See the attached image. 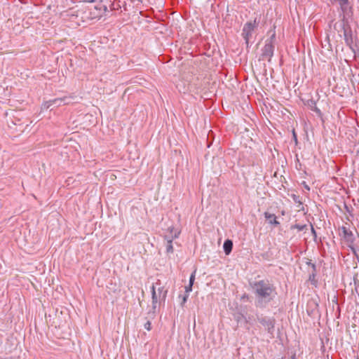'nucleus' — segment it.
<instances>
[{
  "instance_id": "nucleus-23",
  "label": "nucleus",
  "mask_w": 359,
  "mask_h": 359,
  "mask_svg": "<svg viewBox=\"0 0 359 359\" xmlns=\"http://www.w3.org/2000/svg\"><path fill=\"white\" fill-rule=\"evenodd\" d=\"M291 196L295 203H299L300 205L302 204V202L301 201L299 196H297L296 194H292Z\"/></svg>"
},
{
  "instance_id": "nucleus-31",
  "label": "nucleus",
  "mask_w": 359,
  "mask_h": 359,
  "mask_svg": "<svg viewBox=\"0 0 359 359\" xmlns=\"http://www.w3.org/2000/svg\"><path fill=\"white\" fill-rule=\"evenodd\" d=\"M309 273L317 274V269H316V264H312L311 271H309Z\"/></svg>"
},
{
  "instance_id": "nucleus-25",
  "label": "nucleus",
  "mask_w": 359,
  "mask_h": 359,
  "mask_svg": "<svg viewBox=\"0 0 359 359\" xmlns=\"http://www.w3.org/2000/svg\"><path fill=\"white\" fill-rule=\"evenodd\" d=\"M196 271H193L189 278V284L194 285L195 280Z\"/></svg>"
},
{
  "instance_id": "nucleus-30",
  "label": "nucleus",
  "mask_w": 359,
  "mask_h": 359,
  "mask_svg": "<svg viewBox=\"0 0 359 359\" xmlns=\"http://www.w3.org/2000/svg\"><path fill=\"white\" fill-rule=\"evenodd\" d=\"M241 299L244 301V302H246V301H249L250 300V296L247 293H244L241 297Z\"/></svg>"
},
{
  "instance_id": "nucleus-41",
  "label": "nucleus",
  "mask_w": 359,
  "mask_h": 359,
  "mask_svg": "<svg viewBox=\"0 0 359 359\" xmlns=\"http://www.w3.org/2000/svg\"><path fill=\"white\" fill-rule=\"evenodd\" d=\"M331 1V3H334V2H337V1H339V0H330Z\"/></svg>"
},
{
  "instance_id": "nucleus-5",
  "label": "nucleus",
  "mask_w": 359,
  "mask_h": 359,
  "mask_svg": "<svg viewBox=\"0 0 359 359\" xmlns=\"http://www.w3.org/2000/svg\"><path fill=\"white\" fill-rule=\"evenodd\" d=\"M275 50V45L269 44L265 42L264 47L262 48V54L260 55V60L267 59L268 62L271 61V58L273 56Z\"/></svg>"
},
{
  "instance_id": "nucleus-12",
  "label": "nucleus",
  "mask_w": 359,
  "mask_h": 359,
  "mask_svg": "<svg viewBox=\"0 0 359 359\" xmlns=\"http://www.w3.org/2000/svg\"><path fill=\"white\" fill-rule=\"evenodd\" d=\"M305 104L308 107H309L312 111H315L318 116H322V112L320 110V109H318L316 107V101L313 99H309L306 101V102L305 103Z\"/></svg>"
},
{
  "instance_id": "nucleus-37",
  "label": "nucleus",
  "mask_w": 359,
  "mask_h": 359,
  "mask_svg": "<svg viewBox=\"0 0 359 359\" xmlns=\"http://www.w3.org/2000/svg\"><path fill=\"white\" fill-rule=\"evenodd\" d=\"M306 264L309 266H311V268H312V264H315L312 263L311 259H307L306 261Z\"/></svg>"
},
{
  "instance_id": "nucleus-13",
  "label": "nucleus",
  "mask_w": 359,
  "mask_h": 359,
  "mask_svg": "<svg viewBox=\"0 0 359 359\" xmlns=\"http://www.w3.org/2000/svg\"><path fill=\"white\" fill-rule=\"evenodd\" d=\"M168 230L170 231V234L165 235L164 236V239L166 241V243H168L169 241H170L171 243H172V241L177 238H178L180 235V231H175L174 233H172L174 227L170 226L168 228Z\"/></svg>"
},
{
  "instance_id": "nucleus-43",
  "label": "nucleus",
  "mask_w": 359,
  "mask_h": 359,
  "mask_svg": "<svg viewBox=\"0 0 359 359\" xmlns=\"http://www.w3.org/2000/svg\"><path fill=\"white\" fill-rule=\"evenodd\" d=\"M0 359H13L11 357H9V358H0Z\"/></svg>"
},
{
  "instance_id": "nucleus-4",
  "label": "nucleus",
  "mask_w": 359,
  "mask_h": 359,
  "mask_svg": "<svg viewBox=\"0 0 359 359\" xmlns=\"http://www.w3.org/2000/svg\"><path fill=\"white\" fill-rule=\"evenodd\" d=\"M72 98V97H63L50 100L43 103V107L46 109H48L52 106L59 107L61 105L69 104L71 103Z\"/></svg>"
},
{
  "instance_id": "nucleus-20",
  "label": "nucleus",
  "mask_w": 359,
  "mask_h": 359,
  "mask_svg": "<svg viewBox=\"0 0 359 359\" xmlns=\"http://www.w3.org/2000/svg\"><path fill=\"white\" fill-rule=\"evenodd\" d=\"M165 247L167 254H172L174 252L172 243H171L170 241H169L168 243H166Z\"/></svg>"
},
{
  "instance_id": "nucleus-40",
  "label": "nucleus",
  "mask_w": 359,
  "mask_h": 359,
  "mask_svg": "<svg viewBox=\"0 0 359 359\" xmlns=\"http://www.w3.org/2000/svg\"><path fill=\"white\" fill-rule=\"evenodd\" d=\"M304 188L306 189L307 190H310V187L305 182H304Z\"/></svg>"
},
{
  "instance_id": "nucleus-35",
  "label": "nucleus",
  "mask_w": 359,
  "mask_h": 359,
  "mask_svg": "<svg viewBox=\"0 0 359 359\" xmlns=\"http://www.w3.org/2000/svg\"><path fill=\"white\" fill-rule=\"evenodd\" d=\"M339 4H349V1L348 0H339Z\"/></svg>"
},
{
  "instance_id": "nucleus-29",
  "label": "nucleus",
  "mask_w": 359,
  "mask_h": 359,
  "mask_svg": "<svg viewBox=\"0 0 359 359\" xmlns=\"http://www.w3.org/2000/svg\"><path fill=\"white\" fill-rule=\"evenodd\" d=\"M193 285L189 284L185 287V294H189L192 291Z\"/></svg>"
},
{
  "instance_id": "nucleus-24",
  "label": "nucleus",
  "mask_w": 359,
  "mask_h": 359,
  "mask_svg": "<svg viewBox=\"0 0 359 359\" xmlns=\"http://www.w3.org/2000/svg\"><path fill=\"white\" fill-rule=\"evenodd\" d=\"M243 318H245V316L243 314L238 313L235 314L234 319L238 323L240 322Z\"/></svg>"
},
{
  "instance_id": "nucleus-2",
  "label": "nucleus",
  "mask_w": 359,
  "mask_h": 359,
  "mask_svg": "<svg viewBox=\"0 0 359 359\" xmlns=\"http://www.w3.org/2000/svg\"><path fill=\"white\" fill-rule=\"evenodd\" d=\"M259 23V18H255L253 20H249L244 24L241 36L245 40L247 48L250 46V40L253 34L257 30Z\"/></svg>"
},
{
  "instance_id": "nucleus-9",
  "label": "nucleus",
  "mask_w": 359,
  "mask_h": 359,
  "mask_svg": "<svg viewBox=\"0 0 359 359\" xmlns=\"http://www.w3.org/2000/svg\"><path fill=\"white\" fill-rule=\"evenodd\" d=\"M341 231L343 233L344 238L348 244H353L355 242V236L353 232L348 229L346 226H341Z\"/></svg>"
},
{
  "instance_id": "nucleus-16",
  "label": "nucleus",
  "mask_w": 359,
  "mask_h": 359,
  "mask_svg": "<svg viewBox=\"0 0 359 359\" xmlns=\"http://www.w3.org/2000/svg\"><path fill=\"white\" fill-rule=\"evenodd\" d=\"M273 252L271 249H269L267 251L260 253L258 257H262V259L266 261H270L273 259Z\"/></svg>"
},
{
  "instance_id": "nucleus-6",
  "label": "nucleus",
  "mask_w": 359,
  "mask_h": 359,
  "mask_svg": "<svg viewBox=\"0 0 359 359\" xmlns=\"http://www.w3.org/2000/svg\"><path fill=\"white\" fill-rule=\"evenodd\" d=\"M151 299H152V308L147 313V318L149 319H154L156 316V305L158 302V297L156 292L155 287L154 285H152L151 287Z\"/></svg>"
},
{
  "instance_id": "nucleus-19",
  "label": "nucleus",
  "mask_w": 359,
  "mask_h": 359,
  "mask_svg": "<svg viewBox=\"0 0 359 359\" xmlns=\"http://www.w3.org/2000/svg\"><path fill=\"white\" fill-rule=\"evenodd\" d=\"M316 274L309 273V281L311 282L312 285H313L315 287H317V285H318V280L316 278Z\"/></svg>"
},
{
  "instance_id": "nucleus-39",
  "label": "nucleus",
  "mask_w": 359,
  "mask_h": 359,
  "mask_svg": "<svg viewBox=\"0 0 359 359\" xmlns=\"http://www.w3.org/2000/svg\"><path fill=\"white\" fill-rule=\"evenodd\" d=\"M97 0H85V1H87V2H90V3H93V2H96ZM100 1H102V0H100Z\"/></svg>"
},
{
  "instance_id": "nucleus-22",
  "label": "nucleus",
  "mask_w": 359,
  "mask_h": 359,
  "mask_svg": "<svg viewBox=\"0 0 359 359\" xmlns=\"http://www.w3.org/2000/svg\"><path fill=\"white\" fill-rule=\"evenodd\" d=\"M188 297H189V294H184L183 295H182V294L179 295V298H182V302H181V306H183L184 304L187 302Z\"/></svg>"
},
{
  "instance_id": "nucleus-18",
  "label": "nucleus",
  "mask_w": 359,
  "mask_h": 359,
  "mask_svg": "<svg viewBox=\"0 0 359 359\" xmlns=\"http://www.w3.org/2000/svg\"><path fill=\"white\" fill-rule=\"evenodd\" d=\"M290 229L292 230V229H297L299 231H304V230H306L307 229V226L306 224H293L290 226Z\"/></svg>"
},
{
  "instance_id": "nucleus-1",
  "label": "nucleus",
  "mask_w": 359,
  "mask_h": 359,
  "mask_svg": "<svg viewBox=\"0 0 359 359\" xmlns=\"http://www.w3.org/2000/svg\"><path fill=\"white\" fill-rule=\"evenodd\" d=\"M255 295V306L264 309L276 298L277 291L274 283L268 278L250 282Z\"/></svg>"
},
{
  "instance_id": "nucleus-34",
  "label": "nucleus",
  "mask_w": 359,
  "mask_h": 359,
  "mask_svg": "<svg viewBox=\"0 0 359 359\" xmlns=\"http://www.w3.org/2000/svg\"><path fill=\"white\" fill-rule=\"evenodd\" d=\"M100 8H102V11H103L104 13L108 11L107 6L106 5L100 4Z\"/></svg>"
},
{
  "instance_id": "nucleus-36",
  "label": "nucleus",
  "mask_w": 359,
  "mask_h": 359,
  "mask_svg": "<svg viewBox=\"0 0 359 359\" xmlns=\"http://www.w3.org/2000/svg\"><path fill=\"white\" fill-rule=\"evenodd\" d=\"M351 245H352V244H348V247L351 248V250L352 252H353L355 255H357V254H356V249H355L354 247H353Z\"/></svg>"
},
{
  "instance_id": "nucleus-32",
  "label": "nucleus",
  "mask_w": 359,
  "mask_h": 359,
  "mask_svg": "<svg viewBox=\"0 0 359 359\" xmlns=\"http://www.w3.org/2000/svg\"><path fill=\"white\" fill-rule=\"evenodd\" d=\"M313 304L315 305V309H313L311 311L307 309V313H309V315H311V313H313L315 311V309H317V307L318 306V304L315 302H313Z\"/></svg>"
},
{
  "instance_id": "nucleus-15",
  "label": "nucleus",
  "mask_w": 359,
  "mask_h": 359,
  "mask_svg": "<svg viewBox=\"0 0 359 359\" xmlns=\"http://www.w3.org/2000/svg\"><path fill=\"white\" fill-rule=\"evenodd\" d=\"M275 29H276V26L273 25V28L269 31V34L271 33V35L270 36V37L269 39H267L266 40V41H265L266 43H269V44H273V45L275 44V43L276 41V35Z\"/></svg>"
},
{
  "instance_id": "nucleus-8",
  "label": "nucleus",
  "mask_w": 359,
  "mask_h": 359,
  "mask_svg": "<svg viewBox=\"0 0 359 359\" xmlns=\"http://www.w3.org/2000/svg\"><path fill=\"white\" fill-rule=\"evenodd\" d=\"M343 35L346 46H348L353 52H355L352 29H350L348 31H345V33Z\"/></svg>"
},
{
  "instance_id": "nucleus-27",
  "label": "nucleus",
  "mask_w": 359,
  "mask_h": 359,
  "mask_svg": "<svg viewBox=\"0 0 359 359\" xmlns=\"http://www.w3.org/2000/svg\"><path fill=\"white\" fill-rule=\"evenodd\" d=\"M292 140L294 142L295 144H298L297 135L294 129L292 130Z\"/></svg>"
},
{
  "instance_id": "nucleus-10",
  "label": "nucleus",
  "mask_w": 359,
  "mask_h": 359,
  "mask_svg": "<svg viewBox=\"0 0 359 359\" xmlns=\"http://www.w3.org/2000/svg\"><path fill=\"white\" fill-rule=\"evenodd\" d=\"M340 8L342 12L341 14L339 15V17L341 18L344 16L345 18L350 17L353 15V8L352 6H349V4H339Z\"/></svg>"
},
{
  "instance_id": "nucleus-7",
  "label": "nucleus",
  "mask_w": 359,
  "mask_h": 359,
  "mask_svg": "<svg viewBox=\"0 0 359 359\" xmlns=\"http://www.w3.org/2000/svg\"><path fill=\"white\" fill-rule=\"evenodd\" d=\"M334 29H337L338 32H342L343 34L345 33V31L351 29L348 18L344 16L341 18L339 23H335Z\"/></svg>"
},
{
  "instance_id": "nucleus-11",
  "label": "nucleus",
  "mask_w": 359,
  "mask_h": 359,
  "mask_svg": "<svg viewBox=\"0 0 359 359\" xmlns=\"http://www.w3.org/2000/svg\"><path fill=\"white\" fill-rule=\"evenodd\" d=\"M264 217L269 222L270 224L277 226L280 224V222L277 220V217L274 214L265 212Z\"/></svg>"
},
{
  "instance_id": "nucleus-26",
  "label": "nucleus",
  "mask_w": 359,
  "mask_h": 359,
  "mask_svg": "<svg viewBox=\"0 0 359 359\" xmlns=\"http://www.w3.org/2000/svg\"><path fill=\"white\" fill-rule=\"evenodd\" d=\"M144 327L148 331H150L151 330V323L149 320L145 323V324L144 325Z\"/></svg>"
},
{
  "instance_id": "nucleus-28",
  "label": "nucleus",
  "mask_w": 359,
  "mask_h": 359,
  "mask_svg": "<svg viewBox=\"0 0 359 359\" xmlns=\"http://www.w3.org/2000/svg\"><path fill=\"white\" fill-rule=\"evenodd\" d=\"M213 135V132L212 130H210L208 132V137H207V147H210L212 144V142H209L208 139L210 137V135Z\"/></svg>"
},
{
  "instance_id": "nucleus-14",
  "label": "nucleus",
  "mask_w": 359,
  "mask_h": 359,
  "mask_svg": "<svg viewBox=\"0 0 359 359\" xmlns=\"http://www.w3.org/2000/svg\"><path fill=\"white\" fill-rule=\"evenodd\" d=\"M224 252L226 255H229L233 249V242L231 240L226 239L223 244Z\"/></svg>"
},
{
  "instance_id": "nucleus-44",
  "label": "nucleus",
  "mask_w": 359,
  "mask_h": 359,
  "mask_svg": "<svg viewBox=\"0 0 359 359\" xmlns=\"http://www.w3.org/2000/svg\"><path fill=\"white\" fill-rule=\"evenodd\" d=\"M358 202H359V200H358Z\"/></svg>"
},
{
  "instance_id": "nucleus-42",
  "label": "nucleus",
  "mask_w": 359,
  "mask_h": 359,
  "mask_svg": "<svg viewBox=\"0 0 359 359\" xmlns=\"http://www.w3.org/2000/svg\"><path fill=\"white\" fill-rule=\"evenodd\" d=\"M290 359H296V356H295V355H293L291 357V358H290Z\"/></svg>"
},
{
  "instance_id": "nucleus-33",
  "label": "nucleus",
  "mask_w": 359,
  "mask_h": 359,
  "mask_svg": "<svg viewBox=\"0 0 359 359\" xmlns=\"http://www.w3.org/2000/svg\"><path fill=\"white\" fill-rule=\"evenodd\" d=\"M311 233H312V235H313V237H314V241H316V237H317L316 231V230L314 229V228H313V225L311 224Z\"/></svg>"
},
{
  "instance_id": "nucleus-21",
  "label": "nucleus",
  "mask_w": 359,
  "mask_h": 359,
  "mask_svg": "<svg viewBox=\"0 0 359 359\" xmlns=\"http://www.w3.org/2000/svg\"><path fill=\"white\" fill-rule=\"evenodd\" d=\"M344 209H345L346 212L348 213L350 217H353V208L351 206H348L346 203H344Z\"/></svg>"
},
{
  "instance_id": "nucleus-17",
  "label": "nucleus",
  "mask_w": 359,
  "mask_h": 359,
  "mask_svg": "<svg viewBox=\"0 0 359 359\" xmlns=\"http://www.w3.org/2000/svg\"><path fill=\"white\" fill-rule=\"evenodd\" d=\"M158 291L160 299V304L161 303V302H165L167 297L168 290H165L164 287H161L158 289Z\"/></svg>"
},
{
  "instance_id": "nucleus-38",
  "label": "nucleus",
  "mask_w": 359,
  "mask_h": 359,
  "mask_svg": "<svg viewBox=\"0 0 359 359\" xmlns=\"http://www.w3.org/2000/svg\"><path fill=\"white\" fill-rule=\"evenodd\" d=\"M95 8L97 9V10H99V11H102V8H100V4L97 5V6H95Z\"/></svg>"
},
{
  "instance_id": "nucleus-3",
  "label": "nucleus",
  "mask_w": 359,
  "mask_h": 359,
  "mask_svg": "<svg viewBox=\"0 0 359 359\" xmlns=\"http://www.w3.org/2000/svg\"><path fill=\"white\" fill-rule=\"evenodd\" d=\"M257 321L264 327L265 330L269 334H273L276 324V319L273 317L264 316L262 314L257 315Z\"/></svg>"
}]
</instances>
